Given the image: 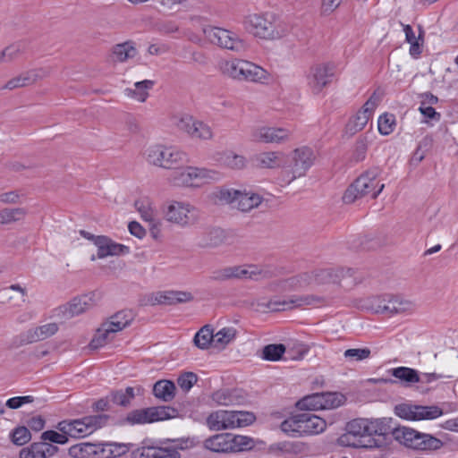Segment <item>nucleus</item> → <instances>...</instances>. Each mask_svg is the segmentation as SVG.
Segmentation results:
<instances>
[{"label":"nucleus","mask_w":458,"mask_h":458,"mask_svg":"<svg viewBox=\"0 0 458 458\" xmlns=\"http://www.w3.org/2000/svg\"><path fill=\"white\" fill-rule=\"evenodd\" d=\"M394 428L392 418L354 419L346 424V432L340 437L339 442L355 448H383L394 437Z\"/></svg>","instance_id":"f257e3e1"},{"label":"nucleus","mask_w":458,"mask_h":458,"mask_svg":"<svg viewBox=\"0 0 458 458\" xmlns=\"http://www.w3.org/2000/svg\"><path fill=\"white\" fill-rule=\"evenodd\" d=\"M219 71L224 76L239 81L263 82L268 78L265 69L243 59L224 60L219 63Z\"/></svg>","instance_id":"f03ea898"},{"label":"nucleus","mask_w":458,"mask_h":458,"mask_svg":"<svg viewBox=\"0 0 458 458\" xmlns=\"http://www.w3.org/2000/svg\"><path fill=\"white\" fill-rule=\"evenodd\" d=\"M326 428V420L310 412L294 414L284 420L280 425L284 433L293 437L319 434Z\"/></svg>","instance_id":"7ed1b4c3"},{"label":"nucleus","mask_w":458,"mask_h":458,"mask_svg":"<svg viewBox=\"0 0 458 458\" xmlns=\"http://www.w3.org/2000/svg\"><path fill=\"white\" fill-rule=\"evenodd\" d=\"M379 174V169L375 167L359 176L345 191L343 196L344 202L351 204L365 196L376 199L385 188V184L379 183L377 180Z\"/></svg>","instance_id":"20e7f679"},{"label":"nucleus","mask_w":458,"mask_h":458,"mask_svg":"<svg viewBox=\"0 0 458 458\" xmlns=\"http://www.w3.org/2000/svg\"><path fill=\"white\" fill-rule=\"evenodd\" d=\"M394 438L408 447L423 451H437L444 445V442L433 435L407 427L395 426Z\"/></svg>","instance_id":"39448f33"},{"label":"nucleus","mask_w":458,"mask_h":458,"mask_svg":"<svg viewBox=\"0 0 458 458\" xmlns=\"http://www.w3.org/2000/svg\"><path fill=\"white\" fill-rule=\"evenodd\" d=\"M144 158L149 165L164 169H174L186 160V154L174 147L155 144L145 149Z\"/></svg>","instance_id":"423d86ee"},{"label":"nucleus","mask_w":458,"mask_h":458,"mask_svg":"<svg viewBox=\"0 0 458 458\" xmlns=\"http://www.w3.org/2000/svg\"><path fill=\"white\" fill-rule=\"evenodd\" d=\"M109 418L107 414H98L86 416L80 420H63L57 424V429L67 437L81 438L105 426Z\"/></svg>","instance_id":"0eeeda50"},{"label":"nucleus","mask_w":458,"mask_h":458,"mask_svg":"<svg viewBox=\"0 0 458 458\" xmlns=\"http://www.w3.org/2000/svg\"><path fill=\"white\" fill-rule=\"evenodd\" d=\"M202 31L205 38L211 44L219 47L231 50L237 54H242L248 49L246 41L233 31L213 26H205Z\"/></svg>","instance_id":"6e6552de"},{"label":"nucleus","mask_w":458,"mask_h":458,"mask_svg":"<svg viewBox=\"0 0 458 458\" xmlns=\"http://www.w3.org/2000/svg\"><path fill=\"white\" fill-rule=\"evenodd\" d=\"M243 24L249 32L261 38L273 39L281 36L273 13L250 14L245 17Z\"/></svg>","instance_id":"1a4fd4ad"},{"label":"nucleus","mask_w":458,"mask_h":458,"mask_svg":"<svg viewBox=\"0 0 458 458\" xmlns=\"http://www.w3.org/2000/svg\"><path fill=\"white\" fill-rule=\"evenodd\" d=\"M220 174L214 170L206 168H198L187 166L175 169L170 174L168 180L174 186H191L196 180L208 182L210 181H218Z\"/></svg>","instance_id":"9d476101"},{"label":"nucleus","mask_w":458,"mask_h":458,"mask_svg":"<svg viewBox=\"0 0 458 458\" xmlns=\"http://www.w3.org/2000/svg\"><path fill=\"white\" fill-rule=\"evenodd\" d=\"M352 276V268L344 267H327L318 268L311 272L302 273L298 276V282L300 286H307L312 283L318 284H336L341 281L344 276Z\"/></svg>","instance_id":"9b49d317"},{"label":"nucleus","mask_w":458,"mask_h":458,"mask_svg":"<svg viewBox=\"0 0 458 458\" xmlns=\"http://www.w3.org/2000/svg\"><path fill=\"white\" fill-rule=\"evenodd\" d=\"M169 408L165 406L148 407L144 409L132 410L118 420L119 426H134L147 423H153L171 418L168 412Z\"/></svg>","instance_id":"f8f14e48"},{"label":"nucleus","mask_w":458,"mask_h":458,"mask_svg":"<svg viewBox=\"0 0 458 458\" xmlns=\"http://www.w3.org/2000/svg\"><path fill=\"white\" fill-rule=\"evenodd\" d=\"M394 413L407 420H434L444 414L437 405H418L412 403H400L395 405Z\"/></svg>","instance_id":"ddd939ff"},{"label":"nucleus","mask_w":458,"mask_h":458,"mask_svg":"<svg viewBox=\"0 0 458 458\" xmlns=\"http://www.w3.org/2000/svg\"><path fill=\"white\" fill-rule=\"evenodd\" d=\"M188 440H173L166 446L145 445L137 448L131 453L132 458H181L179 450L188 447Z\"/></svg>","instance_id":"4468645a"},{"label":"nucleus","mask_w":458,"mask_h":458,"mask_svg":"<svg viewBox=\"0 0 458 458\" xmlns=\"http://www.w3.org/2000/svg\"><path fill=\"white\" fill-rule=\"evenodd\" d=\"M375 312L389 314L411 313L415 310L416 305L401 296L384 295L377 297L372 304Z\"/></svg>","instance_id":"2eb2a0df"},{"label":"nucleus","mask_w":458,"mask_h":458,"mask_svg":"<svg viewBox=\"0 0 458 458\" xmlns=\"http://www.w3.org/2000/svg\"><path fill=\"white\" fill-rule=\"evenodd\" d=\"M324 301L323 297L315 294L292 295L284 300L272 299L267 302V308L271 311H284L306 306H318Z\"/></svg>","instance_id":"dca6fc26"},{"label":"nucleus","mask_w":458,"mask_h":458,"mask_svg":"<svg viewBox=\"0 0 458 458\" xmlns=\"http://www.w3.org/2000/svg\"><path fill=\"white\" fill-rule=\"evenodd\" d=\"M165 217L169 222L186 226L196 223L199 213L193 206L188 203L174 201L167 207Z\"/></svg>","instance_id":"f3484780"},{"label":"nucleus","mask_w":458,"mask_h":458,"mask_svg":"<svg viewBox=\"0 0 458 458\" xmlns=\"http://www.w3.org/2000/svg\"><path fill=\"white\" fill-rule=\"evenodd\" d=\"M175 125L178 130L186 132L193 139L210 140L213 137L211 128L203 122L194 120L192 116L183 115L177 118Z\"/></svg>","instance_id":"a211bd4d"},{"label":"nucleus","mask_w":458,"mask_h":458,"mask_svg":"<svg viewBox=\"0 0 458 458\" xmlns=\"http://www.w3.org/2000/svg\"><path fill=\"white\" fill-rule=\"evenodd\" d=\"M335 74V64L332 63L318 64L310 68L309 85L313 93L318 94L331 81Z\"/></svg>","instance_id":"6ab92c4d"},{"label":"nucleus","mask_w":458,"mask_h":458,"mask_svg":"<svg viewBox=\"0 0 458 458\" xmlns=\"http://www.w3.org/2000/svg\"><path fill=\"white\" fill-rule=\"evenodd\" d=\"M292 132L286 128L261 126L254 129L251 140L263 143H284L290 140Z\"/></svg>","instance_id":"aec40b11"},{"label":"nucleus","mask_w":458,"mask_h":458,"mask_svg":"<svg viewBox=\"0 0 458 458\" xmlns=\"http://www.w3.org/2000/svg\"><path fill=\"white\" fill-rule=\"evenodd\" d=\"M94 306L91 295H82L73 298L70 302L60 306L57 310V316H62L64 319H69L74 316H79Z\"/></svg>","instance_id":"412c9836"},{"label":"nucleus","mask_w":458,"mask_h":458,"mask_svg":"<svg viewBox=\"0 0 458 458\" xmlns=\"http://www.w3.org/2000/svg\"><path fill=\"white\" fill-rule=\"evenodd\" d=\"M59 327L55 322L30 328L19 335V343L26 345L46 340L55 335Z\"/></svg>","instance_id":"4be33fe9"},{"label":"nucleus","mask_w":458,"mask_h":458,"mask_svg":"<svg viewBox=\"0 0 458 458\" xmlns=\"http://www.w3.org/2000/svg\"><path fill=\"white\" fill-rule=\"evenodd\" d=\"M48 75L49 71L44 68L29 70L9 80L2 87V89L14 90L16 89L27 87L34 84L38 80L47 77Z\"/></svg>","instance_id":"5701e85b"},{"label":"nucleus","mask_w":458,"mask_h":458,"mask_svg":"<svg viewBox=\"0 0 458 458\" xmlns=\"http://www.w3.org/2000/svg\"><path fill=\"white\" fill-rule=\"evenodd\" d=\"M315 158V153L311 148L308 147L296 148L293 154V178L305 175L306 172L313 165Z\"/></svg>","instance_id":"b1692460"},{"label":"nucleus","mask_w":458,"mask_h":458,"mask_svg":"<svg viewBox=\"0 0 458 458\" xmlns=\"http://www.w3.org/2000/svg\"><path fill=\"white\" fill-rule=\"evenodd\" d=\"M259 273L255 266H249L248 267L234 266L214 271L211 278L216 281H225L233 278H253Z\"/></svg>","instance_id":"393cba45"},{"label":"nucleus","mask_w":458,"mask_h":458,"mask_svg":"<svg viewBox=\"0 0 458 458\" xmlns=\"http://www.w3.org/2000/svg\"><path fill=\"white\" fill-rule=\"evenodd\" d=\"M95 245L98 247V259H105L108 256H117L130 252V248L128 246L116 243L107 236L104 235L97 236Z\"/></svg>","instance_id":"a878e982"},{"label":"nucleus","mask_w":458,"mask_h":458,"mask_svg":"<svg viewBox=\"0 0 458 458\" xmlns=\"http://www.w3.org/2000/svg\"><path fill=\"white\" fill-rule=\"evenodd\" d=\"M207 425L211 430L216 431L234 428L233 411L224 410L214 411L207 418Z\"/></svg>","instance_id":"bb28decb"},{"label":"nucleus","mask_w":458,"mask_h":458,"mask_svg":"<svg viewBox=\"0 0 458 458\" xmlns=\"http://www.w3.org/2000/svg\"><path fill=\"white\" fill-rule=\"evenodd\" d=\"M58 447L47 443H33L28 448L20 451V458H48L55 454Z\"/></svg>","instance_id":"cd10ccee"},{"label":"nucleus","mask_w":458,"mask_h":458,"mask_svg":"<svg viewBox=\"0 0 458 458\" xmlns=\"http://www.w3.org/2000/svg\"><path fill=\"white\" fill-rule=\"evenodd\" d=\"M198 244L203 248H214L221 245L225 239V231L221 228H208L199 235Z\"/></svg>","instance_id":"c85d7f7f"},{"label":"nucleus","mask_w":458,"mask_h":458,"mask_svg":"<svg viewBox=\"0 0 458 458\" xmlns=\"http://www.w3.org/2000/svg\"><path fill=\"white\" fill-rule=\"evenodd\" d=\"M193 299L191 293L181 291H167L157 293L155 296V302L158 304L173 305L176 303H183Z\"/></svg>","instance_id":"c756f323"},{"label":"nucleus","mask_w":458,"mask_h":458,"mask_svg":"<svg viewBox=\"0 0 458 458\" xmlns=\"http://www.w3.org/2000/svg\"><path fill=\"white\" fill-rule=\"evenodd\" d=\"M230 433L216 434L204 441V447L215 453H230Z\"/></svg>","instance_id":"7c9ffc66"},{"label":"nucleus","mask_w":458,"mask_h":458,"mask_svg":"<svg viewBox=\"0 0 458 458\" xmlns=\"http://www.w3.org/2000/svg\"><path fill=\"white\" fill-rule=\"evenodd\" d=\"M176 386L171 380H158L153 386V394L163 402H171L175 396Z\"/></svg>","instance_id":"2f4dec72"},{"label":"nucleus","mask_w":458,"mask_h":458,"mask_svg":"<svg viewBox=\"0 0 458 458\" xmlns=\"http://www.w3.org/2000/svg\"><path fill=\"white\" fill-rule=\"evenodd\" d=\"M155 82L144 80L134 83V89H126L125 95L139 102H145L148 97V90L153 88Z\"/></svg>","instance_id":"473e14b6"},{"label":"nucleus","mask_w":458,"mask_h":458,"mask_svg":"<svg viewBox=\"0 0 458 458\" xmlns=\"http://www.w3.org/2000/svg\"><path fill=\"white\" fill-rule=\"evenodd\" d=\"M114 333H116L115 330L106 321L104 322L90 341L89 347L91 349H98L106 344L112 340Z\"/></svg>","instance_id":"72a5a7b5"},{"label":"nucleus","mask_w":458,"mask_h":458,"mask_svg":"<svg viewBox=\"0 0 458 458\" xmlns=\"http://www.w3.org/2000/svg\"><path fill=\"white\" fill-rule=\"evenodd\" d=\"M262 202V197L257 193L239 191L237 198L238 209L243 212H248L255 208H258Z\"/></svg>","instance_id":"f704fd0d"},{"label":"nucleus","mask_w":458,"mask_h":458,"mask_svg":"<svg viewBox=\"0 0 458 458\" xmlns=\"http://www.w3.org/2000/svg\"><path fill=\"white\" fill-rule=\"evenodd\" d=\"M134 319V314L131 310H123L113 316L106 321L115 332L122 331L128 327Z\"/></svg>","instance_id":"c9c22d12"},{"label":"nucleus","mask_w":458,"mask_h":458,"mask_svg":"<svg viewBox=\"0 0 458 458\" xmlns=\"http://www.w3.org/2000/svg\"><path fill=\"white\" fill-rule=\"evenodd\" d=\"M283 154L271 151L263 152L255 157L256 165L261 168H276L281 165Z\"/></svg>","instance_id":"e433bc0d"},{"label":"nucleus","mask_w":458,"mask_h":458,"mask_svg":"<svg viewBox=\"0 0 458 458\" xmlns=\"http://www.w3.org/2000/svg\"><path fill=\"white\" fill-rule=\"evenodd\" d=\"M135 397L134 387L128 386L125 389L111 391L109 398L116 405L128 407Z\"/></svg>","instance_id":"4c0bfd02"},{"label":"nucleus","mask_w":458,"mask_h":458,"mask_svg":"<svg viewBox=\"0 0 458 458\" xmlns=\"http://www.w3.org/2000/svg\"><path fill=\"white\" fill-rule=\"evenodd\" d=\"M323 398L322 393H316L299 400L296 407L301 411L323 410Z\"/></svg>","instance_id":"58836bf2"},{"label":"nucleus","mask_w":458,"mask_h":458,"mask_svg":"<svg viewBox=\"0 0 458 458\" xmlns=\"http://www.w3.org/2000/svg\"><path fill=\"white\" fill-rule=\"evenodd\" d=\"M390 373L393 377L398 378L400 381L405 383L406 385L419 382V372L414 369L408 367H398L392 369Z\"/></svg>","instance_id":"ea45409f"},{"label":"nucleus","mask_w":458,"mask_h":458,"mask_svg":"<svg viewBox=\"0 0 458 458\" xmlns=\"http://www.w3.org/2000/svg\"><path fill=\"white\" fill-rule=\"evenodd\" d=\"M96 444L83 442L69 448V455L73 458H95Z\"/></svg>","instance_id":"a19ab883"},{"label":"nucleus","mask_w":458,"mask_h":458,"mask_svg":"<svg viewBox=\"0 0 458 458\" xmlns=\"http://www.w3.org/2000/svg\"><path fill=\"white\" fill-rule=\"evenodd\" d=\"M113 55L118 62H124L137 55V49L132 42L117 44L113 48Z\"/></svg>","instance_id":"79ce46f5"},{"label":"nucleus","mask_w":458,"mask_h":458,"mask_svg":"<svg viewBox=\"0 0 458 458\" xmlns=\"http://www.w3.org/2000/svg\"><path fill=\"white\" fill-rule=\"evenodd\" d=\"M134 207L140 214L143 220L148 223H153L155 221V210L152 207V202L148 198L144 197L137 199L134 202Z\"/></svg>","instance_id":"37998d69"},{"label":"nucleus","mask_w":458,"mask_h":458,"mask_svg":"<svg viewBox=\"0 0 458 458\" xmlns=\"http://www.w3.org/2000/svg\"><path fill=\"white\" fill-rule=\"evenodd\" d=\"M230 453H236L249 450L253 447L254 442L251 437L230 433Z\"/></svg>","instance_id":"c03bdc74"},{"label":"nucleus","mask_w":458,"mask_h":458,"mask_svg":"<svg viewBox=\"0 0 458 458\" xmlns=\"http://www.w3.org/2000/svg\"><path fill=\"white\" fill-rule=\"evenodd\" d=\"M369 117L364 113L359 111L353 117H352L345 127V132L350 136L354 135L358 131L363 130L368 123Z\"/></svg>","instance_id":"a18cd8bd"},{"label":"nucleus","mask_w":458,"mask_h":458,"mask_svg":"<svg viewBox=\"0 0 458 458\" xmlns=\"http://www.w3.org/2000/svg\"><path fill=\"white\" fill-rule=\"evenodd\" d=\"M26 47L27 45L25 42H17L5 47L1 53L0 61L3 63H8L15 60L25 52Z\"/></svg>","instance_id":"49530a36"},{"label":"nucleus","mask_w":458,"mask_h":458,"mask_svg":"<svg viewBox=\"0 0 458 458\" xmlns=\"http://www.w3.org/2000/svg\"><path fill=\"white\" fill-rule=\"evenodd\" d=\"M27 214L25 208H3L0 210V224L7 225L21 220Z\"/></svg>","instance_id":"de8ad7c7"},{"label":"nucleus","mask_w":458,"mask_h":458,"mask_svg":"<svg viewBox=\"0 0 458 458\" xmlns=\"http://www.w3.org/2000/svg\"><path fill=\"white\" fill-rule=\"evenodd\" d=\"M286 352V347L283 344H270L264 346L262 350V359L266 360L277 361L282 359Z\"/></svg>","instance_id":"09e8293b"},{"label":"nucleus","mask_w":458,"mask_h":458,"mask_svg":"<svg viewBox=\"0 0 458 458\" xmlns=\"http://www.w3.org/2000/svg\"><path fill=\"white\" fill-rule=\"evenodd\" d=\"M211 343H214L213 329L209 326H204L195 335L194 344L200 349H207Z\"/></svg>","instance_id":"8fccbe9b"},{"label":"nucleus","mask_w":458,"mask_h":458,"mask_svg":"<svg viewBox=\"0 0 458 458\" xmlns=\"http://www.w3.org/2000/svg\"><path fill=\"white\" fill-rule=\"evenodd\" d=\"M323 394V410L334 409L344 403L346 398L344 394L337 392H325Z\"/></svg>","instance_id":"3c124183"},{"label":"nucleus","mask_w":458,"mask_h":458,"mask_svg":"<svg viewBox=\"0 0 458 458\" xmlns=\"http://www.w3.org/2000/svg\"><path fill=\"white\" fill-rule=\"evenodd\" d=\"M236 329L233 327H224L216 334H214V344L216 347H224L233 341L236 335Z\"/></svg>","instance_id":"603ef678"},{"label":"nucleus","mask_w":458,"mask_h":458,"mask_svg":"<svg viewBox=\"0 0 458 458\" xmlns=\"http://www.w3.org/2000/svg\"><path fill=\"white\" fill-rule=\"evenodd\" d=\"M395 126V119L393 114H384L379 116L377 127L378 131L383 135L390 134Z\"/></svg>","instance_id":"864d4df0"},{"label":"nucleus","mask_w":458,"mask_h":458,"mask_svg":"<svg viewBox=\"0 0 458 458\" xmlns=\"http://www.w3.org/2000/svg\"><path fill=\"white\" fill-rule=\"evenodd\" d=\"M31 438L30 430L26 427H17L11 433L12 442L16 445H23Z\"/></svg>","instance_id":"5fc2aeb1"},{"label":"nucleus","mask_w":458,"mask_h":458,"mask_svg":"<svg viewBox=\"0 0 458 458\" xmlns=\"http://www.w3.org/2000/svg\"><path fill=\"white\" fill-rule=\"evenodd\" d=\"M371 351L369 348L348 349L344 352L345 359L349 360L360 361L370 357Z\"/></svg>","instance_id":"6e6d98bb"},{"label":"nucleus","mask_w":458,"mask_h":458,"mask_svg":"<svg viewBox=\"0 0 458 458\" xmlns=\"http://www.w3.org/2000/svg\"><path fill=\"white\" fill-rule=\"evenodd\" d=\"M234 418V427H246L253 423L256 420L254 413L250 411H233Z\"/></svg>","instance_id":"4d7b16f0"},{"label":"nucleus","mask_w":458,"mask_h":458,"mask_svg":"<svg viewBox=\"0 0 458 458\" xmlns=\"http://www.w3.org/2000/svg\"><path fill=\"white\" fill-rule=\"evenodd\" d=\"M224 163L232 169H242L246 165V159L243 156L229 153L225 156Z\"/></svg>","instance_id":"13d9d810"},{"label":"nucleus","mask_w":458,"mask_h":458,"mask_svg":"<svg viewBox=\"0 0 458 458\" xmlns=\"http://www.w3.org/2000/svg\"><path fill=\"white\" fill-rule=\"evenodd\" d=\"M41 439L43 442L49 441L51 443L64 445L68 442V437L63 432L58 433L55 430H47L42 433Z\"/></svg>","instance_id":"bf43d9fd"},{"label":"nucleus","mask_w":458,"mask_h":458,"mask_svg":"<svg viewBox=\"0 0 458 458\" xmlns=\"http://www.w3.org/2000/svg\"><path fill=\"white\" fill-rule=\"evenodd\" d=\"M198 377L193 372H184L177 378L179 386L185 392L189 391L197 382Z\"/></svg>","instance_id":"052dcab7"},{"label":"nucleus","mask_w":458,"mask_h":458,"mask_svg":"<svg viewBox=\"0 0 458 458\" xmlns=\"http://www.w3.org/2000/svg\"><path fill=\"white\" fill-rule=\"evenodd\" d=\"M108 445L110 448L111 458H115L127 454L132 446V444L108 442Z\"/></svg>","instance_id":"680f3d73"},{"label":"nucleus","mask_w":458,"mask_h":458,"mask_svg":"<svg viewBox=\"0 0 458 458\" xmlns=\"http://www.w3.org/2000/svg\"><path fill=\"white\" fill-rule=\"evenodd\" d=\"M239 191H240L233 189H222L219 191L217 198L225 203L234 204L236 206Z\"/></svg>","instance_id":"e2e57ef3"},{"label":"nucleus","mask_w":458,"mask_h":458,"mask_svg":"<svg viewBox=\"0 0 458 458\" xmlns=\"http://www.w3.org/2000/svg\"><path fill=\"white\" fill-rule=\"evenodd\" d=\"M275 449L286 454H298L301 450V445L300 443L284 441L276 444Z\"/></svg>","instance_id":"0e129e2a"},{"label":"nucleus","mask_w":458,"mask_h":458,"mask_svg":"<svg viewBox=\"0 0 458 458\" xmlns=\"http://www.w3.org/2000/svg\"><path fill=\"white\" fill-rule=\"evenodd\" d=\"M34 401V397L31 395L25 396H15L6 401L5 405L13 410L21 407L25 403H30Z\"/></svg>","instance_id":"69168bd1"},{"label":"nucleus","mask_w":458,"mask_h":458,"mask_svg":"<svg viewBox=\"0 0 458 458\" xmlns=\"http://www.w3.org/2000/svg\"><path fill=\"white\" fill-rule=\"evenodd\" d=\"M309 352V348L302 344H295L288 350L287 353L291 355V359L301 360Z\"/></svg>","instance_id":"338daca9"},{"label":"nucleus","mask_w":458,"mask_h":458,"mask_svg":"<svg viewBox=\"0 0 458 458\" xmlns=\"http://www.w3.org/2000/svg\"><path fill=\"white\" fill-rule=\"evenodd\" d=\"M95 458H111L108 443L96 444Z\"/></svg>","instance_id":"774afa93"}]
</instances>
